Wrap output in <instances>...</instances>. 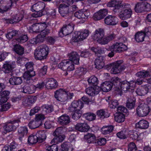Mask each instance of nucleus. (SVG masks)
I'll use <instances>...</instances> for the list:
<instances>
[{"instance_id":"1","label":"nucleus","mask_w":151,"mask_h":151,"mask_svg":"<svg viewBox=\"0 0 151 151\" xmlns=\"http://www.w3.org/2000/svg\"><path fill=\"white\" fill-rule=\"evenodd\" d=\"M33 65L32 62H29L25 65L26 70L23 74V77L24 82L28 84L32 83L36 80L34 78L36 74L34 70Z\"/></svg>"},{"instance_id":"2","label":"nucleus","mask_w":151,"mask_h":151,"mask_svg":"<svg viewBox=\"0 0 151 151\" xmlns=\"http://www.w3.org/2000/svg\"><path fill=\"white\" fill-rule=\"evenodd\" d=\"M49 52V47L46 45H43L35 50V58L37 60H43L46 58Z\"/></svg>"},{"instance_id":"3","label":"nucleus","mask_w":151,"mask_h":151,"mask_svg":"<svg viewBox=\"0 0 151 151\" xmlns=\"http://www.w3.org/2000/svg\"><path fill=\"white\" fill-rule=\"evenodd\" d=\"M127 45L123 44L122 42H116L110 46L108 48V51L111 52L108 54V56L111 58L114 55V52L121 53L127 50Z\"/></svg>"},{"instance_id":"4","label":"nucleus","mask_w":151,"mask_h":151,"mask_svg":"<svg viewBox=\"0 0 151 151\" xmlns=\"http://www.w3.org/2000/svg\"><path fill=\"white\" fill-rule=\"evenodd\" d=\"M45 117L44 115L42 114H36L35 121H31L28 124L29 128L31 129H34L41 126L43 123V120Z\"/></svg>"},{"instance_id":"5","label":"nucleus","mask_w":151,"mask_h":151,"mask_svg":"<svg viewBox=\"0 0 151 151\" xmlns=\"http://www.w3.org/2000/svg\"><path fill=\"white\" fill-rule=\"evenodd\" d=\"M20 122V120L19 119L13 120L10 122L6 123L4 126V128L5 130L7 132L14 131L19 126V123Z\"/></svg>"},{"instance_id":"6","label":"nucleus","mask_w":151,"mask_h":151,"mask_svg":"<svg viewBox=\"0 0 151 151\" xmlns=\"http://www.w3.org/2000/svg\"><path fill=\"white\" fill-rule=\"evenodd\" d=\"M15 2L11 0H4L0 2V13L4 14L11 9Z\"/></svg>"},{"instance_id":"7","label":"nucleus","mask_w":151,"mask_h":151,"mask_svg":"<svg viewBox=\"0 0 151 151\" xmlns=\"http://www.w3.org/2000/svg\"><path fill=\"white\" fill-rule=\"evenodd\" d=\"M89 35V32L88 30H85L81 32H76L73 35L72 41L74 42L81 41L86 38Z\"/></svg>"},{"instance_id":"8","label":"nucleus","mask_w":151,"mask_h":151,"mask_svg":"<svg viewBox=\"0 0 151 151\" xmlns=\"http://www.w3.org/2000/svg\"><path fill=\"white\" fill-rule=\"evenodd\" d=\"M123 62L122 60H119L113 63V67L110 71L111 73L116 74L123 70L125 67L122 64Z\"/></svg>"},{"instance_id":"9","label":"nucleus","mask_w":151,"mask_h":151,"mask_svg":"<svg viewBox=\"0 0 151 151\" xmlns=\"http://www.w3.org/2000/svg\"><path fill=\"white\" fill-rule=\"evenodd\" d=\"M104 32L103 29L99 28L96 29L94 33L93 38L94 40H96L99 43L104 45Z\"/></svg>"},{"instance_id":"10","label":"nucleus","mask_w":151,"mask_h":151,"mask_svg":"<svg viewBox=\"0 0 151 151\" xmlns=\"http://www.w3.org/2000/svg\"><path fill=\"white\" fill-rule=\"evenodd\" d=\"M149 109L147 105L144 104H140L137 109V113L139 116H145L149 112Z\"/></svg>"},{"instance_id":"11","label":"nucleus","mask_w":151,"mask_h":151,"mask_svg":"<svg viewBox=\"0 0 151 151\" xmlns=\"http://www.w3.org/2000/svg\"><path fill=\"white\" fill-rule=\"evenodd\" d=\"M23 17V15L22 13H19L11 19L4 18L3 21L7 24H16L21 20Z\"/></svg>"},{"instance_id":"12","label":"nucleus","mask_w":151,"mask_h":151,"mask_svg":"<svg viewBox=\"0 0 151 151\" xmlns=\"http://www.w3.org/2000/svg\"><path fill=\"white\" fill-rule=\"evenodd\" d=\"M136 75L138 77L140 78H138L136 81V84L141 85L143 82H145L144 79H143L141 78H145L148 76H151V72L143 70L142 71L138 72Z\"/></svg>"},{"instance_id":"13","label":"nucleus","mask_w":151,"mask_h":151,"mask_svg":"<svg viewBox=\"0 0 151 151\" xmlns=\"http://www.w3.org/2000/svg\"><path fill=\"white\" fill-rule=\"evenodd\" d=\"M84 104L81 100H74L68 108V111H74L81 110L83 107Z\"/></svg>"},{"instance_id":"14","label":"nucleus","mask_w":151,"mask_h":151,"mask_svg":"<svg viewBox=\"0 0 151 151\" xmlns=\"http://www.w3.org/2000/svg\"><path fill=\"white\" fill-rule=\"evenodd\" d=\"M15 62L10 61H6L3 65L2 70L5 73L11 72L15 67Z\"/></svg>"},{"instance_id":"15","label":"nucleus","mask_w":151,"mask_h":151,"mask_svg":"<svg viewBox=\"0 0 151 151\" xmlns=\"http://www.w3.org/2000/svg\"><path fill=\"white\" fill-rule=\"evenodd\" d=\"M122 0H112L108 3V5L109 7H115L117 9L125 8L128 4L122 3Z\"/></svg>"},{"instance_id":"16","label":"nucleus","mask_w":151,"mask_h":151,"mask_svg":"<svg viewBox=\"0 0 151 151\" xmlns=\"http://www.w3.org/2000/svg\"><path fill=\"white\" fill-rule=\"evenodd\" d=\"M90 14V12L88 10L82 9L76 12L74 14V16L78 19H86L89 16Z\"/></svg>"},{"instance_id":"17","label":"nucleus","mask_w":151,"mask_h":151,"mask_svg":"<svg viewBox=\"0 0 151 151\" xmlns=\"http://www.w3.org/2000/svg\"><path fill=\"white\" fill-rule=\"evenodd\" d=\"M132 14V10L130 9H125L121 11L119 14V17L122 20L130 18Z\"/></svg>"},{"instance_id":"18","label":"nucleus","mask_w":151,"mask_h":151,"mask_svg":"<svg viewBox=\"0 0 151 151\" xmlns=\"http://www.w3.org/2000/svg\"><path fill=\"white\" fill-rule=\"evenodd\" d=\"M106 24L109 25H115L118 22V19L116 17L109 15L106 17L104 20Z\"/></svg>"},{"instance_id":"19","label":"nucleus","mask_w":151,"mask_h":151,"mask_svg":"<svg viewBox=\"0 0 151 151\" xmlns=\"http://www.w3.org/2000/svg\"><path fill=\"white\" fill-rule=\"evenodd\" d=\"M107 13V9H101L94 14L93 19L95 20H100L103 18Z\"/></svg>"},{"instance_id":"20","label":"nucleus","mask_w":151,"mask_h":151,"mask_svg":"<svg viewBox=\"0 0 151 151\" xmlns=\"http://www.w3.org/2000/svg\"><path fill=\"white\" fill-rule=\"evenodd\" d=\"M68 56L71 62L76 65L79 63L80 56L76 52H71L68 54Z\"/></svg>"},{"instance_id":"21","label":"nucleus","mask_w":151,"mask_h":151,"mask_svg":"<svg viewBox=\"0 0 151 151\" xmlns=\"http://www.w3.org/2000/svg\"><path fill=\"white\" fill-rule=\"evenodd\" d=\"M45 83L46 87L48 89L55 88L58 86L57 81L53 78L46 79Z\"/></svg>"},{"instance_id":"22","label":"nucleus","mask_w":151,"mask_h":151,"mask_svg":"<svg viewBox=\"0 0 151 151\" xmlns=\"http://www.w3.org/2000/svg\"><path fill=\"white\" fill-rule=\"evenodd\" d=\"M76 129L81 132H86L90 129V127L85 122L83 123H78L75 126Z\"/></svg>"},{"instance_id":"23","label":"nucleus","mask_w":151,"mask_h":151,"mask_svg":"<svg viewBox=\"0 0 151 151\" xmlns=\"http://www.w3.org/2000/svg\"><path fill=\"white\" fill-rule=\"evenodd\" d=\"M105 58L104 56H99L95 60V65L96 68L98 69L102 68L105 65Z\"/></svg>"},{"instance_id":"24","label":"nucleus","mask_w":151,"mask_h":151,"mask_svg":"<svg viewBox=\"0 0 151 151\" xmlns=\"http://www.w3.org/2000/svg\"><path fill=\"white\" fill-rule=\"evenodd\" d=\"M100 91V88L99 87L95 86L94 87H89L86 90V93L89 96H94L96 94L99 93Z\"/></svg>"},{"instance_id":"25","label":"nucleus","mask_w":151,"mask_h":151,"mask_svg":"<svg viewBox=\"0 0 151 151\" xmlns=\"http://www.w3.org/2000/svg\"><path fill=\"white\" fill-rule=\"evenodd\" d=\"M45 7L44 3L42 2H40L34 4L31 7V9L32 12L34 11H45Z\"/></svg>"},{"instance_id":"26","label":"nucleus","mask_w":151,"mask_h":151,"mask_svg":"<svg viewBox=\"0 0 151 151\" xmlns=\"http://www.w3.org/2000/svg\"><path fill=\"white\" fill-rule=\"evenodd\" d=\"M10 92L8 90H4L0 93V103H3L6 102L9 98Z\"/></svg>"},{"instance_id":"27","label":"nucleus","mask_w":151,"mask_h":151,"mask_svg":"<svg viewBox=\"0 0 151 151\" xmlns=\"http://www.w3.org/2000/svg\"><path fill=\"white\" fill-rule=\"evenodd\" d=\"M28 132L27 128L26 127H21L19 128L18 130V132L19 140L21 141L22 137L26 136Z\"/></svg>"},{"instance_id":"28","label":"nucleus","mask_w":151,"mask_h":151,"mask_svg":"<svg viewBox=\"0 0 151 151\" xmlns=\"http://www.w3.org/2000/svg\"><path fill=\"white\" fill-rule=\"evenodd\" d=\"M18 145L15 142H12L10 145H6L2 149V151H16L17 150Z\"/></svg>"},{"instance_id":"29","label":"nucleus","mask_w":151,"mask_h":151,"mask_svg":"<svg viewBox=\"0 0 151 151\" xmlns=\"http://www.w3.org/2000/svg\"><path fill=\"white\" fill-rule=\"evenodd\" d=\"M46 131L44 130L37 131L36 134V135L38 140L39 143L42 142L46 139Z\"/></svg>"},{"instance_id":"30","label":"nucleus","mask_w":151,"mask_h":151,"mask_svg":"<svg viewBox=\"0 0 151 151\" xmlns=\"http://www.w3.org/2000/svg\"><path fill=\"white\" fill-rule=\"evenodd\" d=\"M112 84L110 81H106L101 84L99 88L104 92H108L112 88Z\"/></svg>"},{"instance_id":"31","label":"nucleus","mask_w":151,"mask_h":151,"mask_svg":"<svg viewBox=\"0 0 151 151\" xmlns=\"http://www.w3.org/2000/svg\"><path fill=\"white\" fill-rule=\"evenodd\" d=\"M34 85H31L30 86L25 85L22 88V91L24 93L31 94L34 93Z\"/></svg>"},{"instance_id":"32","label":"nucleus","mask_w":151,"mask_h":151,"mask_svg":"<svg viewBox=\"0 0 151 151\" xmlns=\"http://www.w3.org/2000/svg\"><path fill=\"white\" fill-rule=\"evenodd\" d=\"M136 126L137 128L142 129H147L149 126V123L145 120H141L136 123Z\"/></svg>"},{"instance_id":"33","label":"nucleus","mask_w":151,"mask_h":151,"mask_svg":"<svg viewBox=\"0 0 151 151\" xmlns=\"http://www.w3.org/2000/svg\"><path fill=\"white\" fill-rule=\"evenodd\" d=\"M85 140L88 143H95L96 137L93 134L88 133L84 136Z\"/></svg>"},{"instance_id":"34","label":"nucleus","mask_w":151,"mask_h":151,"mask_svg":"<svg viewBox=\"0 0 151 151\" xmlns=\"http://www.w3.org/2000/svg\"><path fill=\"white\" fill-rule=\"evenodd\" d=\"M135 99L133 97L128 98L127 100L126 106L130 109L134 108L135 104Z\"/></svg>"},{"instance_id":"35","label":"nucleus","mask_w":151,"mask_h":151,"mask_svg":"<svg viewBox=\"0 0 151 151\" xmlns=\"http://www.w3.org/2000/svg\"><path fill=\"white\" fill-rule=\"evenodd\" d=\"M18 34V31L16 30L9 29L8 30L7 33L5 34L6 38L10 40Z\"/></svg>"},{"instance_id":"36","label":"nucleus","mask_w":151,"mask_h":151,"mask_svg":"<svg viewBox=\"0 0 151 151\" xmlns=\"http://www.w3.org/2000/svg\"><path fill=\"white\" fill-rule=\"evenodd\" d=\"M42 110V112L44 114L51 112L53 110V108L52 106L49 105H44L41 107Z\"/></svg>"},{"instance_id":"37","label":"nucleus","mask_w":151,"mask_h":151,"mask_svg":"<svg viewBox=\"0 0 151 151\" xmlns=\"http://www.w3.org/2000/svg\"><path fill=\"white\" fill-rule=\"evenodd\" d=\"M9 82L12 85H18L21 83L22 80L21 77H13L10 78Z\"/></svg>"},{"instance_id":"38","label":"nucleus","mask_w":151,"mask_h":151,"mask_svg":"<svg viewBox=\"0 0 151 151\" xmlns=\"http://www.w3.org/2000/svg\"><path fill=\"white\" fill-rule=\"evenodd\" d=\"M97 114L98 117L101 119L108 117L110 114L107 112H105L104 110L103 109L98 111H97Z\"/></svg>"},{"instance_id":"39","label":"nucleus","mask_w":151,"mask_h":151,"mask_svg":"<svg viewBox=\"0 0 151 151\" xmlns=\"http://www.w3.org/2000/svg\"><path fill=\"white\" fill-rule=\"evenodd\" d=\"M114 127L110 125L103 126L101 128V132L103 134H106L111 132L113 130Z\"/></svg>"},{"instance_id":"40","label":"nucleus","mask_w":151,"mask_h":151,"mask_svg":"<svg viewBox=\"0 0 151 151\" xmlns=\"http://www.w3.org/2000/svg\"><path fill=\"white\" fill-rule=\"evenodd\" d=\"M66 132V128L65 126L59 127L57 128L53 133L54 136L61 135L62 134Z\"/></svg>"},{"instance_id":"41","label":"nucleus","mask_w":151,"mask_h":151,"mask_svg":"<svg viewBox=\"0 0 151 151\" xmlns=\"http://www.w3.org/2000/svg\"><path fill=\"white\" fill-rule=\"evenodd\" d=\"M66 2L60 4L58 8V11L61 15L63 17L66 15Z\"/></svg>"},{"instance_id":"42","label":"nucleus","mask_w":151,"mask_h":151,"mask_svg":"<svg viewBox=\"0 0 151 151\" xmlns=\"http://www.w3.org/2000/svg\"><path fill=\"white\" fill-rule=\"evenodd\" d=\"M120 87L121 90L124 91H126L130 90V88L129 86V83L127 81H124L121 82L119 86V88Z\"/></svg>"},{"instance_id":"43","label":"nucleus","mask_w":151,"mask_h":151,"mask_svg":"<svg viewBox=\"0 0 151 151\" xmlns=\"http://www.w3.org/2000/svg\"><path fill=\"white\" fill-rule=\"evenodd\" d=\"M13 50L19 55H22L24 53V47L18 45H16L14 46Z\"/></svg>"},{"instance_id":"44","label":"nucleus","mask_w":151,"mask_h":151,"mask_svg":"<svg viewBox=\"0 0 151 151\" xmlns=\"http://www.w3.org/2000/svg\"><path fill=\"white\" fill-rule=\"evenodd\" d=\"M115 36L116 35L114 32H111L106 37H104V42L103 43L104 45L107 44L110 41L114 40L115 38Z\"/></svg>"},{"instance_id":"45","label":"nucleus","mask_w":151,"mask_h":151,"mask_svg":"<svg viewBox=\"0 0 151 151\" xmlns=\"http://www.w3.org/2000/svg\"><path fill=\"white\" fill-rule=\"evenodd\" d=\"M72 112V118L75 120H77L80 118L82 114L81 110L74 111H69Z\"/></svg>"},{"instance_id":"46","label":"nucleus","mask_w":151,"mask_h":151,"mask_svg":"<svg viewBox=\"0 0 151 151\" xmlns=\"http://www.w3.org/2000/svg\"><path fill=\"white\" fill-rule=\"evenodd\" d=\"M145 36V34L143 32H138L135 35V39L138 42H142L144 41Z\"/></svg>"},{"instance_id":"47","label":"nucleus","mask_w":151,"mask_h":151,"mask_svg":"<svg viewBox=\"0 0 151 151\" xmlns=\"http://www.w3.org/2000/svg\"><path fill=\"white\" fill-rule=\"evenodd\" d=\"M38 23L33 24L31 26L28 27L29 32L30 33H38L39 32Z\"/></svg>"},{"instance_id":"48","label":"nucleus","mask_w":151,"mask_h":151,"mask_svg":"<svg viewBox=\"0 0 151 151\" xmlns=\"http://www.w3.org/2000/svg\"><path fill=\"white\" fill-rule=\"evenodd\" d=\"M66 93V91L65 89L60 88L55 92V98H58L59 97L64 96V95Z\"/></svg>"},{"instance_id":"49","label":"nucleus","mask_w":151,"mask_h":151,"mask_svg":"<svg viewBox=\"0 0 151 151\" xmlns=\"http://www.w3.org/2000/svg\"><path fill=\"white\" fill-rule=\"evenodd\" d=\"M125 119L124 115L122 113H117L115 116V121L119 123L123 122Z\"/></svg>"},{"instance_id":"50","label":"nucleus","mask_w":151,"mask_h":151,"mask_svg":"<svg viewBox=\"0 0 151 151\" xmlns=\"http://www.w3.org/2000/svg\"><path fill=\"white\" fill-rule=\"evenodd\" d=\"M111 83L116 87L119 88V86L121 82L120 79L117 77H114L111 78Z\"/></svg>"},{"instance_id":"51","label":"nucleus","mask_w":151,"mask_h":151,"mask_svg":"<svg viewBox=\"0 0 151 151\" xmlns=\"http://www.w3.org/2000/svg\"><path fill=\"white\" fill-rule=\"evenodd\" d=\"M58 122L60 124L65 126L66 125V115L64 114L58 118Z\"/></svg>"},{"instance_id":"52","label":"nucleus","mask_w":151,"mask_h":151,"mask_svg":"<svg viewBox=\"0 0 151 151\" xmlns=\"http://www.w3.org/2000/svg\"><path fill=\"white\" fill-rule=\"evenodd\" d=\"M147 88H144L140 87L137 88L135 92L137 95L142 96L146 94L147 93Z\"/></svg>"},{"instance_id":"53","label":"nucleus","mask_w":151,"mask_h":151,"mask_svg":"<svg viewBox=\"0 0 151 151\" xmlns=\"http://www.w3.org/2000/svg\"><path fill=\"white\" fill-rule=\"evenodd\" d=\"M56 11L55 9H52L51 11L47 14V19L48 20H50L56 19Z\"/></svg>"},{"instance_id":"54","label":"nucleus","mask_w":151,"mask_h":151,"mask_svg":"<svg viewBox=\"0 0 151 151\" xmlns=\"http://www.w3.org/2000/svg\"><path fill=\"white\" fill-rule=\"evenodd\" d=\"M28 37L26 35H22L16 39L17 42L22 43L26 42L28 40Z\"/></svg>"},{"instance_id":"55","label":"nucleus","mask_w":151,"mask_h":151,"mask_svg":"<svg viewBox=\"0 0 151 151\" xmlns=\"http://www.w3.org/2000/svg\"><path fill=\"white\" fill-rule=\"evenodd\" d=\"M88 83L91 85H97L99 82L97 78L94 76L91 77L88 80Z\"/></svg>"},{"instance_id":"56","label":"nucleus","mask_w":151,"mask_h":151,"mask_svg":"<svg viewBox=\"0 0 151 151\" xmlns=\"http://www.w3.org/2000/svg\"><path fill=\"white\" fill-rule=\"evenodd\" d=\"M65 138V136L64 135L55 136V137L52 140L51 142L57 143L58 142H61L63 141Z\"/></svg>"},{"instance_id":"57","label":"nucleus","mask_w":151,"mask_h":151,"mask_svg":"<svg viewBox=\"0 0 151 151\" xmlns=\"http://www.w3.org/2000/svg\"><path fill=\"white\" fill-rule=\"evenodd\" d=\"M144 2L138 3L135 6V11L137 12H139L144 10Z\"/></svg>"},{"instance_id":"58","label":"nucleus","mask_w":151,"mask_h":151,"mask_svg":"<svg viewBox=\"0 0 151 151\" xmlns=\"http://www.w3.org/2000/svg\"><path fill=\"white\" fill-rule=\"evenodd\" d=\"M84 116L85 118L87 120L91 121L94 120L96 119V115L91 113H88L84 114Z\"/></svg>"},{"instance_id":"59","label":"nucleus","mask_w":151,"mask_h":151,"mask_svg":"<svg viewBox=\"0 0 151 151\" xmlns=\"http://www.w3.org/2000/svg\"><path fill=\"white\" fill-rule=\"evenodd\" d=\"M34 12H35L31 14V16L35 18L41 17L46 13V11H34Z\"/></svg>"},{"instance_id":"60","label":"nucleus","mask_w":151,"mask_h":151,"mask_svg":"<svg viewBox=\"0 0 151 151\" xmlns=\"http://www.w3.org/2000/svg\"><path fill=\"white\" fill-rule=\"evenodd\" d=\"M118 137L121 139H125L128 135V132L126 131H122L118 132L116 134Z\"/></svg>"},{"instance_id":"61","label":"nucleus","mask_w":151,"mask_h":151,"mask_svg":"<svg viewBox=\"0 0 151 151\" xmlns=\"http://www.w3.org/2000/svg\"><path fill=\"white\" fill-rule=\"evenodd\" d=\"M28 142L29 143L33 144L38 142V140L36 135L29 136L28 139Z\"/></svg>"},{"instance_id":"62","label":"nucleus","mask_w":151,"mask_h":151,"mask_svg":"<svg viewBox=\"0 0 151 151\" xmlns=\"http://www.w3.org/2000/svg\"><path fill=\"white\" fill-rule=\"evenodd\" d=\"M11 106V104L8 102L3 104H0V111H6L10 108Z\"/></svg>"},{"instance_id":"63","label":"nucleus","mask_w":151,"mask_h":151,"mask_svg":"<svg viewBox=\"0 0 151 151\" xmlns=\"http://www.w3.org/2000/svg\"><path fill=\"white\" fill-rule=\"evenodd\" d=\"M57 37L56 36H48L46 38V41L49 45H53L55 43Z\"/></svg>"},{"instance_id":"64","label":"nucleus","mask_w":151,"mask_h":151,"mask_svg":"<svg viewBox=\"0 0 151 151\" xmlns=\"http://www.w3.org/2000/svg\"><path fill=\"white\" fill-rule=\"evenodd\" d=\"M66 26L63 25L58 32L59 36L61 37H64L66 35Z\"/></svg>"}]
</instances>
